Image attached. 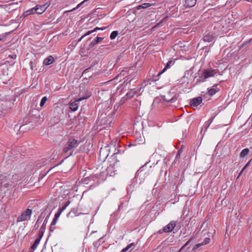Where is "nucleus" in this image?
Masks as SVG:
<instances>
[{
  "instance_id": "nucleus-1",
  "label": "nucleus",
  "mask_w": 252,
  "mask_h": 252,
  "mask_svg": "<svg viewBox=\"0 0 252 252\" xmlns=\"http://www.w3.org/2000/svg\"><path fill=\"white\" fill-rule=\"evenodd\" d=\"M149 162L146 163L145 165L141 167L137 171L136 177L137 178L144 179L146 177L153 173L155 166L153 167L151 165H149Z\"/></svg>"
},
{
  "instance_id": "nucleus-2",
  "label": "nucleus",
  "mask_w": 252,
  "mask_h": 252,
  "mask_svg": "<svg viewBox=\"0 0 252 252\" xmlns=\"http://www.w3.org/2000/svg\"><path fill=\"white\" fill-rule=\"evenodd\" d=\"M79 144V142L78 140L74 138L69 139L65 146L63 148V152L64 154H67V157L72 155V152L70 151L76 148Z\"/></svg>"
},
{
  "instance_id": "nucleus-3",
  "label": "nucleus",
  "mask_w": 252,
  "mask_h": 252,
  "mask_svg": "<svg viewBox=\"0 0 252 252\" xmlns=\"http://www.w3.org/2000/svg\"><path fill=\"white\" fill-rule=\"evenodd\" d=\"M80 97L77 100L70 102L69 104V108L72 111H76L78 108V102L84 99H86L90 97L91 94L89 92L87 93L86 95L81 96V93L80 94Z\"/></svg>"
},
{
  "instance_id": "nucleus-4",
  "label": "nucleus",
  "mask_w": 252,
  "mask_h": 252,
  "mask_svg": "<svg viewBox=\"0 0 252 252\" xmlns=\"http://www.w3.org/2000/svg\"><path fill=\"white\" fill-rule=\"evenodd\" d=\"M32 214V210L30 209H27L26 210L22 213L17 219V222L23 221L30 219Z\"/></svg>"
},
{
  "instance_id": "nucleus-5",
  "label": "nucleus",
  "mask_w": 252,
  "mask_h": 252,
  "mask_svg": "<svg viewBox=\"0 0 252 252\" xmlns=\"http://www.w3.org/2000/svg\"><path fill=\"white\" fill-rule=\"evenodd\" d=\"M0 188H7L9 187V177L7 175L4 174L0 176Z\"/></svg>"
},
{
  "instance_id": "nucleus-6",
  "label": "nucleus",
  "mask_w": 252,
  "mask_h": 252,
  "mask_svg": "<svg viewBox=\"0 0 252 252\" xmlns=\"http://www.w3.org/2000/svg\"><path fill=\"white\" fill-rule=\"evenodd\" d=\"M205 75L204 74V71H201L199 70V71L196 73V76L194 78H198L196 79V82L195 83L196 85L199 84L201 83L204 82L206 81V78H205Z\"/></svg>"
},
{
  "instance_id": "nucleus-7",
  "label": "nucleus",
  "mask_w": 252,
  "mask_h": 252,
  "mask_svg": "<svg viewBox=\"0 0 252 252\" xmlns=\"http://www.w3.org/2000/svg\"><path fill=\"white\" fill-rule=\"evenodd\" d=\"M100 125L103 126L104 127H109L112 122V120L110 117L107 116L106 117L102 118L99 119Z\"/></svg>"
},
{
  "instance_id": "nucleus-8",
  "label": "nucleus",
  "mask_w": 252,
  "mask_h": 252,
  "mask_svg": "<svg viewBox=\"0 0 252 252\" xmlns=\"http://www.w3.org/2000/svg\"><path fill=\"white\" fill-rule=\"evenodd\" d=\"M176 225V221H172L163 228V231L164 232H170L174 229Z\"/></svg>"
},
{
  "instance_id": "nucleus-9",
  "label": "nucleus",
  "mask_w": 252,
  "mask_h": 252,
  "mask_svg": "<svg viewBox=\"0 0 252 252\" xmlns=\"http://www.w3.org/2000/svg\"><path fill=\"white\" fill-rule=\"evenodd\" d=\"M106 28H107V27H103L102 28L96 27L93 30L89 31L86 33H85L83 36H82L81 37V38L78 40V42H80L84 37H85L87 35H90L93 32H96L99 30L103 31V30H105Z\"/></svg>"
},
{
  "instance_id": "nucleus-10",
  "label": "nucleus",
  "mask_w": 252,
  "mask_h": 252,
  "mask_svg": "<svg viewBox=\"0 0 252 252\" xmlns=\"http://www.w3.org/2000/svg\"><path fill=\"white\" fill-rule=\"evenodd\" d=\"M48 6L49 5H47L46 4L40 6L36 5L34 8V11L37 14H42L45 11V10L47 9Z\"/></svg>"
},
{
  "instance_id": "nucleus-11",
  "label": "nucleus",
  "mask_w": 252,
  "mask_h": 252,
  "mask_svg": "<svg viewBox=\"0 0 252 252\" xmlns=\"http://www.w3.org/2000/svg\"><path fill=\"white\" fill-rule=\"evenodd\" d=\"M202 101V98L201 96H198L195 98H194L190 100L189 104L191 106H197L199 105Z\"/></svg>"
},
{
  "instance_id": "nucleus-12",
  "label": "nucleus",
  "mask_w": 252,
  "mask_h": 252,
  "mask_svg": "<svg viewBox=\"0 0 252 252\" xmlns=\"http://www.w3.org/2000/svg\"><path fill=\"white\" fill-rule=\"evenodd\" d=\"M204 74L205 75V78L206 79L209 77H213L217 73L216 70L213 69H204Z\"/></svg>"
},
{
  "instance_id": "nucleus-13",
  "label": "nucleus",
  "mask_w": 252,
  "mask_h": 252,
  "mask_svg": "<svg viewBox=\"0 0 252 252\" xmlns=\"http://www.w3.org/2000/svg\"><path fill=\"white\" fill-rule=\"evenodd\" d=\"M103 39V37H100L98 36H97L95 39H94L91 43L89 45L88 50L90 49L92 47H93L95 45L97 44L98 43L100 42Z\"/></svg>"
},
{
  "instance_id": "nucleus-14",
  "label": "nucleus",
  "mask_w": 252,
  "mask_h": 252,
  "mask_svg": "<svg viewBox=\"0 0 252 252\" xmlns=\"http://www.w3.org/2000/svg\"><path fill=\"white\" fill-rule=\"evenodd\" d=\"M196 3V0H186L184 4L185 8H189L194 6Z\"/></svg>"
},
{
  "instance_id": "nucleus-15",
  "label": "nucleus",
  "mask_w": 252,
  "mask_h": 252,
  "mask_svg": "<svg viewBox=\"0 0 252 252\" xmlns=\"http://www.w3.org/2000/svg\"><path fill=\"white\" fill-rule=\"evenodd\" d=\"M42 237V236L38 235V237L35 240L34 243L31 247V249L32 250V251L31 252H33V251L36 249V248L37 247V246L38 245L39 243H40V241Z\"/></svg>"
},
{
  "instance_id": "nucleus-16",
  "label": "nucleus",
  "mask_w": 252,
  "mask_h": 252,
  "mask_svg": "<svg viewBox=\"0 0 252 252\" xmlns=\"http://www.w3.org/2000/svg\"><path fill=\"white\" fill-rule=\"evenodd\" d=\"M54 59L52 56H49L43 61V64L48 65L51 64L54 62Z\"/></svg>"
},
{
  "instance_id": "nucleus-17",
  "label": "nucleus",
  "mask_w": 252,
  "mask_h": 252,
  "mask_svg": "<svg viewBox=\"0 0 252 252\" xmlns=\"http://www.w3.org/2000/svg\"><path fill=\"white\" fill-rule=\"evenodd\" d=\"M215 38V36L210 33L206 34L203 38V40L205 42H210L212 41Z\"/></svg>"
},
{
  "instance_id": "nucleus-18",
  "label": "nucleus",
  "mask_w": 252,
  "mask_h": 252,
  "mask_svg": "<svg viewBox=\"0 0 252 252\" xmlns=\"http://www.w3.org/2000/svg\"><path fill=\"white\" fill-rule=\"evenodd\" d=\"M47 222V217L45 219L40 229L39 232V234L38 235L39 236H42V237L43 235V234L44 233V231L46 229V224Z\"/></svg>"
},
{
  "instance_id": "nucleus-19",
  "label": "nucleus",
  "mask_w": 252,
  "mask_h": 252,
  "mask_svg": "<svg viewBox=\"0 0 252 252\" xmlns=\"http://www.w3.org/2000/svg\"><path fill=\"white\" fill-rule=\"evenodd\" d=\"M83 213H78L77 212V210L76 209H72L70 212H69L67 216L68 217H73V216H79L81 214H82Z\"/></svg>"
},
{
  "instance_id": "nucleus-20",
  "label": "nucleus",
  "mask_w": 252,
  "mask_h": 252,
  "mask_svg": "<svg viewBox=\"0 0 252 252\" xmlns=\"http://www.w3.org/2000/svg\"><path fill=\"white\" fill-rule=\"evenodd\" d=\"M173 63V61H168V62L165 65L164 68L158 73V76H159L161 74L163 73L168 68H169V67L171 66V65Z\"/></svg>"
},
{
  "instance_id": "nucleus-21",
  "label": "nucleus",
  "mask_w": 252,
  "mask_h": 252,
  "mask_svg": "<svg viewBox=\"0 0 252 252\" xmlns=\"http://www.w3.org/2000/svg\"><path fill=\"white\" fill-rule=\"evenodd\" d=\"M136 94L137 92L134 89H131L126 94V97L127 98H130L133 97Z\"/></svg>"
},
{
  "instance_id": "nucleus-22",
  "label": "nucleus",
  "mask_w": 252,
  "mask_h": 252,
  "mask_svg": "<svg viewBox=\"0 0 252 252\" xmlns=\"http://www.w3.org/2000/svg\"><path fill=\"white\" fill-rule=\"evenodd\" d=\"M177 99V96L176 95H175L174 96H173L171 99H167L166 98L165 96L163 97V101L165 102H168L170 103H173L175 102Z\"/></svg>"
},
{
  "instance_id": "nucleus-23",
  "label": "nucleus",
  "mask_w": 252,
  "mask_h": 252,
  "mask_svg": "<svg viewBox=\"0 0 252 252\" xmlns=\"http://www.w3.org/2000/svg\"><path fill=\"white\" fill-rule=\"evenodd\" d=\"M193 240V238H191L189 239V241H188L181 248V249H180L179 251L178 252H181L185 250V248L188 246L189 245V244L191 242V241Z\"/></svg>"
},
{
  "instance_id": "nucleus-24",
  "label": "nucleus",
  "mask_w": 252,
  "mask_h": 252,
  "mask_svg": "<svg viewBox=\"0 0 252 252\" xmlns=\"http://www.w3.org/2000/svg\"><path fill=\"white\" fill-rule=\"evenodd\" d=\"M249 153V150L248 149H244L241 152L240 156L241 157L243 158L245 156L247 155Z\"/></svg>"
},
{
  "instance_id": "nucleus-25",
  "label": "nucleus",
  "mask_w": 252,
  "mask_h": 252,
  "mask_svg": "<svg viewBox=\"0 0 252 252\" xmlns=\"http://www.w3.org/2000/svg\"><path fill=\"white\" fill-rule=\"evenodd\" d=\"M134 245V243H132L130 244H129L128 246H127L125 248H124L121 252H126L127 251H128L129 249H131L132 246Z\"/></svg>"
},
{
  "instance_id": "nucleus-26",
  "label": "nucleus",
  "mask_w": 252,
  "mask_h": 252,
  "mask_svg": "<svg viewBox=\"0 0 252 252\" xmlns=\"http://www.w3.org/2000/svg\"><path fill=\"white\" fill-rule=\"evenodd\" d=\"M134 245V243H132L130 244H129L128 246H127L125 248H124L121 252H126L127 251H128L129 249H131L132 246Z\"/></svg>"
},
{
  "instance_id": "nucleus-27",
  "label": "nucleus",
  "mask_w": 252,
  "mask_h": 252,
  "mask_svg": "<svg viewBox=\"0 0 252 252\" xmlns=\"http://www.w3.org/2000/svg\"><path fill=\"white\" fill-rule=\"evenodd\" d=\"M217 92H218V91L217 90H216L215 89L211 88V89H209L208 93L210 95L212 96V95H214Z\"/></svg>"
},
{
  "instance_id": "nucleus-28",
  "label": "nucleus",
  "mask_w": 252,
  "mask_h": 252,
  "mask_svg": "<svg viewBox=\"0 0 252 252\" xmlns=\"http://www.w3.org/2000/svg\"><path fill=\"white\" fill-rule=\"evenodd\" d=\"M70 201L69 200L67 201L64 204L62 207L60 208L59 209L61 210L62 212H63L66 208V207L70 204Z\"/></svg>"
},
{
  "instance_id": "nucleus-29",
  "label": "nucleus",
  "mask_w": 252,
  "mask_h": 252,
  "mask_svg": "<svg viewBox=\"0 0 252 252\" xmlns=\"http://www.w3.org/2000/svg\"><path fill=\"white\" fill-rule=\"evenodd\" d=\"M118 34V32L115 31H113L110 34V38L111 39H115Z\"/></svg>"
},
{
  "instance_id": "nucleus-30",
  "label": "nucleus",
  "mask_w": 252,
  "mask_h": 252,
  "mask_svg": "<svg viewBox=\"0 0 252 252\" xmlns=\"http://www.w3.org/2000/svg\"><path fill=\"white\" fill-rule=\"evenodd\" d=\"M47 100V98L46 96H44L41 101H40V107H42L43 106V105H44V104L45 103V102H46Z\"/></svg>"
},
{
  "instance_id": "nucleus-31",
  "label": "nucleus",
  "mask_w": 252,
  "mask_h": 252,
  "mask_svg": "<svg viewBox=\"0 0 252 252\" xmlns=\"http://www.w3.org/2000/svg\"><path fill=\"white\" fill-rule=\"evenodd\" d=\"M210 238L207 237L204 239L203 241L201 243V244H202V245H206L209 244L210 242Z\"/></svg>"
},
{
  "instance_id": "nucleus-32",
  "label": "nucleus",
  "mask_w": 252,
  "mask_h": 252,
  "mask_svg": "<svg viewBox=\"0 0 252 252\" xmlns=\"http://www.w3.org/2000/svg\"><path fill=\"white\" fill-rule=\"evenodd\" d=\"M94 178H95V179L96 178V176L95 175H91L89 177H87L84 179V182H86L87 180H91V179L94 180Z\"/></svg>"
},
{
  "instance_id": "nucleus-33",
  "label": "nucleus",
  "mask_w": 252,
  "mask_h": 252,
  "mask_svg": "<svg viewBox=\"0 0 252 252\" xmlns=\"http://www.w3.org/2000/svg\"><path fill=\"white\" fill-rule=\"evenodd\" d=\"M215 117H211L207 122V124H206V128H208L210 126V124L212 123Z\"/></svg>"
},
{
  "instance_id": "nucleus-34",
  "label": "nucleus",
  "mask_w": 252,
  "mask_h": 252,
  "mask_svg": "<svg viewBox=\"0 0 252 252\" xmlns=\"http://www.w3.org/2000/svg\"><path fill=\"white\" fill-rule=\"evenodd\" d=\"M62 213V212L59 209L58 211L55 214L54 218L58 219Z\"/></svg>"
},
{
  "instance_id": "nucleus-35",
  "label": "nucleus",
  "mask_w": 252,
  "mask_h": 252,
  "mask_svg": "<svg viewBox=\"0 0 252 252\" xmlns=\"http://www.w3.org/2000/svg\"><path fill=\"white\" fill-rule=\"evenodd\" d=\"M151 4L149 3H144L142 4V8H146L149 7Z\"/></svg>"
},
{
  "instance_id": "nucleus-36",
  "label": "nucleus",
  "mask_w": 252,
  "mask_h": 252,
  "mask_svg": "<svg viewBox=\"0 0 252 252\" xmlns=\"http://www.w3.org/2000/svg\"><path fill=\"white\" fill-rule=\"evenodd\" d=\"M203 246L202 244L201 243L195 245L193 248H192V250H195L199 248L200 246Z\"/></svg>"
},
{
  "instance_id": "nucleus-37",
  "label": "nucleus",
  "mask_w": 252,
  "mask_h": 252,
  "mask_svg": "<svg viewBox=\"0 0 252 252\" xmlns=\"http://www.w3.org/2000/svg\"><path fill=\"white\" fill-rule=\"evenodd\" d=\"M102 238H100L99 240L97 242H95L94 243V245L95 248H98L99 246L100 245V244L99 243V242L100 241Z\"/></svg>"
},
{
  "instance_id": "nucleus-38",
  "label": "nucleus",
  "mask_w": 252,
  "mask_h": 252,
  "mask_svg": "<svg viewBox=\"0 0 252 252\" xmlns=\"http://www.w3.org/2000/svg\"><path fill=\"white\" fill-rule=\"evenodd\" d=\"M42 219H41V216H39V217H38V219H37V221H36V223H35V226H36L37 225V224H39V223H40L42 222Z\"/></svg>"
},
{
  "instance_id": "nucleus-39",
  "label": "nucleus",
  "mask_w": 252,
  "mask_h": 252,
  "mask_svg": "<svg viewBox=\"0 0 252 252\" xmlns=\"http://www.w3.org/2000/svg\"><path fill=\"white\" fill-rule=\"evenodd\" d=\"M34 8H35V7L27 10L29 12V14H32L34 13L33 11H34Z\"/></svg>"
},
{
  "instance_id": "nucleus-40",
  "label": "nucleus",
  "mask_w": 252,
  "mask_h": 252,
  "mask_svg": "<svg viewBox=\"0 0 252 252\" xmlns=\"http://www.w3.org/2000/svg\"><path fill=\"white\" fill-rule=\"evenodd\" d=\"M182 151V149H181L180 150H179L178 152H177V155H176V158H180V154L181 153Z\"/></svg>"
},
{
  "instance_id": "nucleus-41",
  "label": "nucleus",
  "mask_w": 252,
  "mask_h": 252,
  "mask_svg": "<svg viewBox=\"0 0 252 252\" xmlns=\"http://www.w3.org/2000/svg\"><path fill=\"white\" fill-rule=\"evenodd\" d=\"M57 220H58L57 219H56V218H54L53 220H52V221L51 222V225H55L56 223Z\"/></svg>"
},
{
  "instance_id": "nucleus-42",
  "label": "nucleus",
  "mask_w": 252,
  "mask_h": 252,
  "mask_svg": "<svg viewBox=\"0 0 252 252\" xmlns=\"http://www.w3.org/2000/svg\"><path fill=\"white\" fill-rule=\"evenodd\" d=\"M249 163L248 162V163L246 164V165L243 168V169H242V170L241 171L240 173H239V176L241 174V173L243 172V171L245 169V168L248 166V165H249Z\"/></svg>"
},
{
  "instance_id": "nucleus-43",
  "label": "nucleus",
  "mask_w": 252,
  "mask_h": 252,
  "mask_svg": "<svg viewBox=\"0 0 252 252\" xmlns=\"http://www.w3.org/2000/svg\"><path fill=\"white\" fill-rule=\"evenodd\" d=\"M137 92V94L138 93H140L141 91V92H143V89H142V87H139L138 89H137V91H136Z\"/></svg>"
},
{
  "instance_id": "nucleus-44",
  "label": "nucleus",
  "mask_w": 252,
  "mask_h": 252,
  "mask_svg": "<svg viewBox=\"0 0 252 252\" xmlns=\"http://www.w3.org/2000/svg\"><path fill=\"white\" fill-rule=\"evenodd\" d=\"M30 15V14H29V12L28 11H25L24 13H23V16L24 17H27V16Z\"/></svg>"
},
{
  "instance_id": "nucleus-45",
  "label": "nucleus",
  "mask_w": 252,
  "mask_h": 252,
  "mask_svg": "<svg viewBox=\"0 0 252 252\" xmlns=\"http://www.w3.org/2000/svg\"><path fill=\"white\" fill-rule=\"evenodd\" d=\"M27 126V125H24L20 126V130L22 131L25 128V127Z\"/></svg>"
},
{
  "instance_id": "nucleus-46",
  "label": "nucleus",
  "mask_w": 252,
  "mask_h": 252,
  "mask_svg": "<svg viewBox=\"0 0 252 252\" xmlns=\"http://www.w3.org/2000/svg\"><path fill=\"white\" fill-rule=\"evenodd\" d=\"M30 67L32 70H33V62L32 61H31L30 63Z\"/></svg>"
},
{
  "instance_id": "nucleus-47",
  "label": "nucleus",
  "mask_w": 252,
  "mask_h": 252,
  "mask_svg": "<svg viewBox=\"0 0 252 252\" xmlns=\"http://www.w3.org/2000/svg\"><path fill=\"white\" fill-rule=\"evenodd\" d=\"M9 57L12 59H16V55H9Z\"/></svg>"
},
{
  "instance_id": "nucleus-48",
  "label": "nucleus",
  "mask_w": 252,
  "mask_h": 252,
  "mask_svg": "<svg viewBox=\"0 0 252 252\" xmlns=\"http://www.w3.org/2000/svg\"><path fill=\"white\" fill-rule=\"evenodd\" d=\"M250 42H252V38L248 40L247 41H246L245 43V44H247L248 43H250Z\"/></svg>"
},
{
  "instance_id": "nucleus-49",
  "label": "nucleus",
  "mask_w": 252,
  "mask_h": 252,
  "mask_svg": "<svg viewBox=\"0 0 252 252\" xmlns=\"http://www.w3.org/2000/svg\"><path fill=\"white\" fill-rule=\"evenodd\" d=\"M4 38V35H0V40H3V39Z\"/></svg>"
},
{
  "instance_id": "nucleus-50",
  "label": "nucleus",
  "mask_w": 252,
  "mask_h": 252,
  "mask_svg": "<svg viewBox=\"0 0 252 252\" xmlns=\"http://www.w3.org/2000/svg\"><path fill=\"white\" fill-rule=\"evenodd\" d=\"M140 8H142V4L141 5H139L138 6H137V9H140Z\"/></svg>"
},
{
  "instance_id": "nucleus-51",
  "label": "nucleus",
  "mask_w": 252,
  "mask_h": 252,
  "mask_svg": "<svg viewBox=\"0 0 252 252\" xmlns=\"http://www.w3.org/2000/svg\"><path fill=\"white\" fill-rule=\"evenodd\" d=\"M50 230L51 231H53V225H51V226H50Z\"/></svg>"
},
{
  "instance_id": "nucleus-52",
  "label": "nucleus",
  "mask_w": 252,
  "mask_h": 252,
  "mask_svg": "<svg viewBox=\"0 0 252 252\" xmlns=\"http://www.w3.org/2000/svg\"><path fill=\"white\" fill-rule=\"evenodd\" d=\"M168 18V16H166V17H165L164 19H163L160 22H162L163 21H165V20H166Z\"/></svg>"
},
{
  "instance_id": "nucleus-53",
  "label": "nucleus",
  "mask_w": 252,
  "mask_h": 252,
  "mask_svg": "<svg viewBox=\"0 0 252 252\" xmlns=\"http://www.w3.org/2000/svg\"><path fill=\"white\" fill-rule=\"evenodd\" d=\"M168 18V16H166V17H165L164 19H163L160 22H162L163 21H165V20H166Z\"/></svg>"
},
{
  "instance_id": "nucleus-54",
  "label": "nucleus",
  "mask_w": 252,
  "mask_h": 252,
  "mask_svg": "<svg viewBox=\"0 0 252 252\" xmlns=\"http://www.w3.org/2000/svg\"><path fill=\"white\" fill-rule=\"evenodd\" d=\"M128 79H129V78H127L126 79V81L127 83H128V82H130V81H131V80H129L128 81Z\"/></svg>"
},
{
  "instance_id": "nucleus-55",
  "label": "nucleus",
  "mask_w": 252,
  "mask_h": 252,
  "mask_svg": "<svg viewBox=\"0 0 252 252\" xmlns=\"http://www.w3.org/2000/svg\"><path fill=\"white\" fill-rule=\"evenodd\" d=\"M103 152V149H102V148H101V149H100V154H101V153L102 152Z\"/></svg>"
},
{
  "instance_id": "nucleus-56",
  "label": "nucleus",
  "mask_w": 252,
  "mask_h": 252,
  "mask_svg": "<svg viewBox=\"0 0 252 252\" xmlns=\"http://www.w3.org/2000/svg\"><path fill=\"white\" fill-rule=\"evenodd\" d=\"M158 233H162V230H159Z\"/></svg>"
},
{
  "instance_id": "nucleus-57",
  "label": "nucleus",
  "mask_w": 252,
  "mask_h": 252,
  "mask_svg": "<svg viewBox=\"0 0 252 252\" xmlns=\"http://www.w3.org/2000/svg\"><path fill=\"white\" fill-rule=\"evenodd\" d=\"M38 226H39V224H37V225L35 227L37 228H38Z\"/></svg>"
},
{
  "instance_id": "nucleus-58",
  "label": "nucleus",
  "mask_w": 252,
  "mask_h": 252,
  "mask_svg": "<svg viewBox=\"0 0 252 252\" xmlns=\"http://www.w3.org/2000/svg\"><path fill=\"white\" fill-rule=\"evenodd\" d=\"M217 86V84H215V85H214L213 87H216Z\"/></svg>"
},
{
  "instance_id": "nucleus-59",
  "label": "nucleus",
  "mask_w": 252,
  "mask_h": 252,
  "mask_svg": "<svg viewBox=\"0 0 252 252\" xmlns=\"http://www.w3.org/2000/svg\"><path fill=\"white\" fill-rule=\"evenodd\" d=\"M91 38H92V37H90V38H89V40H90Z\"/></svg>"
}]
</instances>
